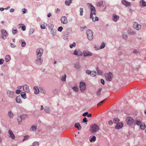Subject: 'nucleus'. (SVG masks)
Returning a JSON list of instances; mask_svg holds the SVG:
<instances>
[{
    "label": "nucleus",
    "instance_id": "obj_1",
    "mask_svg": "<svg viewBox=\"0 0 146 146\" xmlns=\"http://www.w3.org/2000/svg\"><path fill=\"white\" fill-rule=\"evenodd\" d=\"M87 5L90 9L91 13L90 17H92L93 16V15L95 16L96 15V11L95 7L90 3H88Z\"/></svg>",
    "mask_w": 146,
    "mask_h": 146
},
{
    "label": "nucleus",
    "instance_id": "obj_2",
    "mask_svg": "<svg viewBox=\"0 0 146 146\" xmlns=\"http://www.w3.org/2000/svg\"><path fill=\"white\" fill-rule=\"evenodd\" d=\"M99 129V127L96 124H94L91 125L90 127V131L93 133H95Z\"/></svg>",
    "mask_w": 146,
    "mask_h": 146
},
{
    "label": "nucleus",
    "instance_id": "obj_3",
    "mask_svg": "<svg viewBox=\"0 0 146 146\" xmlns=\"http://www.w3.org/2000/svg\"><path fill=\"white\" fill-rule=\"evenodd\" d=\"M87 36L88 38L90 40H92L93 38V33L90 30H88L86 32Z\"/></svg>",
    "mask_w": 146,
    "mask_h": 146
},
{
    "label": "nucleus",
    "instance_id": "obj_4",
    "mask_svg": "<svg viewBox=\"0 0 146 146\" xmlns=\"http://www.w3.org/2000/svg\"><path fill=\"white\" fill-rule=\"evenodd\" d=\"M43 52V50L42 48H38L36 51L37 57L38 58L39 57H41Z\"/></svg>",
    "mask_w": 146,
    "mask_h": 146
},
{
    "label": "nucleus",
    "instance_id": "obj_5",
    "mask_svg": "<svg viewBox=\"0 0 146 146\" xmlns=\"http://www.w3.org/2000/svg\"><path fill=\"white\" fill-rule=\"evenodd\" d=\"M133 27L137 30H139L141 29V25L139 24L137 22H134L133 23Z\"/></svg>",
    "mask_w": 146,
    "mask_h": 146
},
{
    "label": "nucleus",
    "instance_id": "obj_6",
    "mask_svg": "<svg viewBox=\"0 0 146 146\" xmlns=\"http://www.w3.org/2000/svg\"><path fill=\"white\" fill-rule=\"evenodd\" d=\"M1 38L5 40L7 36H8V34L7 31L4 29H1Z\"/></svg>",
    "mask_w": 146,
    "mask_h": 146
},
{
    "label": "nucleus",
    "instance_id": "obj_7",
    "mask_svg": "<svg viewBox=\"0 0 146 146\" xmlns=\"http://www.w3.org/2000/svg\"><path fill=\"white\" fill-rule=\"evenodd\" d=\"M80 87L81 91L83 92L86 89V84L85 82H80Z\"/></svg>",
    "mask_w": 146,
    "mask_h": 146
},
{
    "label": "nucleus",
    "instance_id": "obj_8",
    "mask_svg": "<svg viewBox=\"0 0 146 146\" xmlns=\"http://www.w3.org/2000/svg\"><path fill=\"white\" fill-rule=\"evenodd\" d=\"M105 76L106 79L107 80L111 81L112 79L113 76L111 73L110 72L108 74H106Z\"/></svg>",
    "mask_w": 146,
    "mask_h": 146
},
{
    "label": "nucleus",
    "instance_id": "obj_9",
    "mask_svg": "<svg viewBox=\"0 0 146 146\" xmlns=\"http://www.w3.org/2000/svg\"><path fill=\"white\" fill-rule=\"evenodd\" d=\"M126 120L127 121V125L130 126L131 125L134 123V120L130 117H127Z\"/></svg>",
    "mask_w": 146,
    "mask_h": 146
},
{
    "label": "nucleus",
    "instance_id": "obj_10",
    "mask_svg": "<svg viewBox=\"0 0 146 146\" xmlns=\"http://www.w3.org/2000/svg\"><path fill=\"white\" fill-rule=\"evenodd\" d=\"M73 54L78 56H81L83 55L82 52L79 50H75Z\"/></svg>",
    "mask_w": 146,
    "mask_h": 146
},
{
    "label": "nucleus",
    "instance_id": "obj_11",
    "mask_svg": "<svg viewBox=\"0 0 146 146\" xmlns=\"http://www.w3.org/2000/svg\"><path fill=\"white\" fill-rule=\"evenodd\" d=\"M123 126V123L122 122H120L116 124L115 126V128L116 129H119L121 128Z\"/></svg>",
    "mask_w": 146,
    "mask_h": 146
},
{
    "label": "nucleus",
    "instance_id": "obj_12",
    "mask_svg": "<svg viewBox=\"0 0 146 146\" xmlns=\"http://www.w3.org/2000/svg\"><path fill=\"white\" fill-rule=\"evenodd\" d=\"M8 133L9 135V137L12 139H14L15 137L13 131L11 130L8 131Z\"/></svg>",
    "mask_w": 146,
    "mask_h": 146
},
{
    "label": "nucleus",
    "instance_id": "obj_13",
    "mask_svg": "<svg viewBox=\"0 0 146 146\" xmlns=\"http://www.w3.org/2000/svg\"><path fill=\"white\" fill-rule=\"evenodd\" d=\"M7 94L8 96L10 98H13L15 96H14V92L10 91H8L7 92Z\"/></svg>",
    "mask_w": 146,
    "mask_h": 146
},
{
    "label": "nucleus",
    "instance_id": "obj_14",
    "mask_svg": "<svg viewBox=\"0 0 146 146\" xmlns=\"http://www.w3.org/2000/svg\"><path fill=\"white\" fill-rule=\"evenodd\" d=\"M84 56L85 57L91 56L92 54L91 53L88 51L86 50L83 52Z\"/></svg>",
    "mask_w": 146,
    "mask_h": 146
},
{
    "label": "nucleus",
    "instance_id": "obj_15",
    "mask_svg": "<svg viewBox=\"0 0 146 146\" xmlns=\"http://www.w3.org/2000/svg\"><path fill=\"white\" fill-rule=\"evenodd\" d=\"M23 89L24 91L26 92H29V89L28 86L27 85H24L23 86Z\"/></svg>",
    "mask_w": 146,
    "mask_h": 146
},
{
    "label": "nucleus",
    "instance_id": "obj_16",
    "mask_svg": "<svg viewBox=\"0 0 146 146\" xmlns=\"http://www.w3.org/2000/svg\"><path fill=\"white\" fill-rule=\"evenodd\" d=\"M61 22L64 24H66L67 23V18L65 17H62L61 18Z\"/></svg>",
    "mask_w": 146,
    "mask_h": 146
},
{
    "label": "nucleus",
    "instance_id": "obj_17",
    "mask_svg": "<svg viewBox=\"0 0 146 146\" xmlns=\"http://www.w3.org/2000/svg\"><path fill=\"white\" fill-rule=\"evenodd\" d=\"M42 62V60L41 59V57H39L38 58L37 57V59L36 61V64L38 65L41 64Z\"/></svg>",
    "mask_w": 146,
    "mask_h": 146
},
{
    "label": "nucleus",
    "instance_id": "obj_18",
    "mask_svg": "<svg viewBox=\"0 0 146 146\" xmlns=\"http://www.w3.org/2000/svg\"><path fill=\"white\" fill-rule=\"evenodd\" d=\"M122 4L125 5L127 7L128 6H131L130 3L129 2H127L125 0H122Z\"/></svg>",
    "mask_w": 146,
    "mask_h": 146
},
{
    "label": "nucleus",
    "instance_id": "obj_19",
    "mask_svg": "<svg viewBox=\"0 0 146 146\" xmlns=\"http://www.w3.org/2000/svg\"><path fill=\"white\" fill-rule=\"evenodd\" d=\"M139 4L141 7L146 6V2L144 1L143 0H141L140 1Z\"/></svg>",
    "mask_w": 146,
    "mask_h": 146
},
{
    "label": "nucleus",
    "instance_id": "obj_20",
    "mask_svg": "<svg viewBox=\"0 0 146 146\" xmlns=\"http://www.w3.org/2000/svg\"><path fill=\"white\" fill-rule=\"evenodd\" d=\"M74 126L76 128H78L79 130H81L82 129L81 125L79 123H75Z\"/></svg>",
    "mask_w": 146,
    "mask_h": 146
},
{
    "label": "nucleus",
    "instance_id": "obj_21",
    "mask_svg": "<svg viewBox=\"0 0 146 146\" xmlns=\"http://www.w3.org/2000/svg\"><path fill=\"white\" fill-rule=\"evenodd\" d=\"M47 26V24L44 23H41L40 25L41 28L42 29H44L46 28V27Z\"/></svg>",
    "mask_w": 146,
    "mask_h": 146
},
{
    "label": "nucleus",
    "instance_id": "obj_22",
    "mask_svg": "<svg viewBox=\"0 0 146 146\" xmlns=\"http://www.w3.org/2000/svg\"><path fill=\"white\" fill-rule=\"evenodd\" d=\"M16 102L18 104H21L22 102L19 97L17 96L16 98Z\"/></svg>",
    "mask_w": 146,
    "mask_h": 146
},
{
    "label": "nucleus",
    "instance_id": "obj_23",
    "mask_svg": "<svg viewBox=\"0 0 146 146\" xmlns=\"http://www.w3.org/2000/svg\"><path fill=\"white\" fill-rule=\"evenodd\" d=\"M34 90L35 91V94H38L39 93V90L37 87H34Z\"/></svg>",
    "mask_w": 146,
    "mask_h": 146
},
{
    "label": "nucleus",
    "instance_id": "obj_24",
    "mask_svg": "<svg viewBox=\"0 0 146 146\" xmlns=\"http://www.w3.org/2000/svg\"><path fill=\"white\" fill-rule=\"evenodd\" d=\"M72 0H69L68 1H66L65 2V4L67 6H69L70 4L72 3Z\"/></svg>",
    "mask_w": 146,
    "mask_h": 146
},
{
    "label": "nucleus",
    "instance_id": "obj_25",
    "mask_svg": "<svg viewBox=\"0 0 146 146\" xmlns=\"http://www.w3.org/2000/svg\"><path fill=\"white\" fill-rule=\"evenodd\" d=\"M119 119L118 118H114L113 120V122L114 123H116V124L119 123Z\"/></svg>",
    "mask_w": 146,
    "mask_h": 146
},
{
    "label": "nucleus",
    "instance_id": "obj_26",
    "mask_svg": "<svg viewBox=\"0 0 146 146\" xmlns=\"http://www.w3.org/2000/svg\"><path fill=\"white\" fill-rule=\"evenodd\" d=\"M119 17L118 15H114L113 18V20L115 21H116L118 20Z\"/></svg>",
    "mask_w": 146,
    "mask_h": 146
},
{
    "label": "nucleus",
    "instance_id": "obj_27",
    "mask_svg": "<svg viewBox=\"0 0 146 146\" xmlns=\"http://www.w3.org/2000/svg\"><path fill=\"white\" fill-rule=\"evenodd\" d=\"M97 71L98 75H102L103 74V72L101 70H99L98 67L97 68Z\"/></svg>",
    "mask_w": 146,
    "mask_h": 146
},
{
    "label": "nucleus",
    "instance_id": "obj_28",
    "mask_svg": "<svg viewBox=\"0 0 146 146\" xmlns=\"http://www.w3.org/2000/svg\"><path fill=\"white\" fill-rule=\"evenodd\" d=\"M140 128L143 130H144L146 128V126L144 123H141L140 125Z\"/></svg>",
    "mask_w": 146,
    "mask_h": 146
},
{
    "label": "nucleus",
    "instance_id": "obj_29",
    "mask_svg": "<svg viewBox=\"0 0 146 146\" xmlns=\"http://www.w3.org/2000/svg\"><path fill=\"white\" fill-rule=\"evenodd\" d=\"M5 59L6 62H7L10 60L11 59L10 56L9 55H6L5 57Z\"/></svg>",
    "mask_w": 146,
    "mask_h": 146
},
{
    "label": "nucleus",
    "instance_id": "obj_30",
    "mask_svg": "<svg viewBox=\"0 0 146 146\" xmlns=\"http://www.w3.org/2000/svg\"><path fill=\"white\" fill-rule=\"evenodd\" d=\"M8 115L9 117L11 118H12L14 116V115L12 113V112L11 111H9L8 113Z\"/></svg>",
    "mask_w": 146,
    "mask_h": 146
},
{
    "label": "nucleus",
    "instance_id": "obj_31",
    "mask_svg": "<svg viewBox=\"0 0 146 146\" xmlns=\"http://www.w3.org/2000/svg\"><path fill=\"white\" fill-rule=\"evenodd\" d=\"M96 72L95 71H91L90 75L92 76L93 77L95 76H96Z\"/></svg>",
    "mask_w": 146,
    "mask_h": 146
},
{
    "label": "nucleus",
    "instance_id": "obj_32",
    "mask_svg": "<svg viewBox=\"0 0 146 146\" xmlns=\"http://www.w3.org/2000/svg\"><path fill=\"white\" fill-rule=\"evenodd\" d=\"M90 18L92 19L93 21L94 22H95L96 21H98V18L97 17H95L94 18V17L93 16Z\"/></svg>",
    "mask_w": 146,
    "mask_h": 146
},
{
    "label": "nucleus",
    "instance_id": "obj_33",
    "mask_svg": "<svg viewBox=\"0 0 146 146\" xmlns=\"http://www.w3.org/2000/svg\"><path fill=\"white\" fill-rule=\"evenodd\" d=\"M21 96L23 98L25 99L26 98V95L25 92H23L21 93Z\"/></svg>",
    "mask_w": 146,
    "mask_h": 146
},
{
    "label": "nucleus",
    "instance_id": "obj_34",
    "mask_svg": "<svg viewBox=\"0 0 146 146\" xmlns=\"http://www.w3.org/2000/svg\"><path fill=\"white\" fill-rule=\"evenodd\" d=\"M74 67L77 69H79L80 68V66L79 63H76L74 64Z\"/></svg>",
    "mask_w": 146,
    "mask_h": 146
},
{
    "label": "nucleus",
    "instance_id": "obj_35",
    "mask_svg": "<svg viewBox=\"0 0 146 146\" xmlns=\"http://www.w3.org/2000/svg\"><path fill=\"white\" fill-rule=\"evenodd\" d=\"M21 42V46L23 47H24L26 45V43L25 42L24 40H21L20 41V42Z\"/></svg>",
    "mask_w": 146,
    "mask_h": 146
},
{
    "label": "nucleus",
    "instance_id": "obj_36",
    "mask_svg": "<svg viewBox=\"0 0 146 146\" xmlns=\"http://www.w3.org/2000/svg\"><path fill=\"white\" fill-rule=\"evenodd\" d=\"M37 129V126H33L30 128V130L31 131H35Z\"/></svg>",
    "mask_w": 146,
    "mask_h": 146
},
{
    "label": "nucleus",
    "instance_id": "obj_37",
    "mask_svg": "<svg viewBox=\"0 0 146 146\" xmlns=\"http://www.w3.org/2000/svg\"><path fill=\"white\" fill-rule=\"evenodd\" d=\"M27 115L25 114H23L21 115L20 117V118L22 119H24L27 117Z\"/></svg>",
    "mask_w": 146,
    "mask_h": 146
},
{
    "label": "nucleus",
    "instance_id": "obj_38",
    "mask_svg": "<svg viewBox=\"0 0 146 146\" xmlns=\"http://www.w3.org/2000/svg\"><path fill=\"white\" fill-rule=\"evenodd\" d=\"M96 137L95 136H93L92 138L90 140V142H92L93 141H94L96 140Z\"/></svg>",
    "mask_w": 146,
    "mask_h": 146
},
{
    "label": "nucleus",
    "instance_id": "obj_39",
    "mask_svg": "<svg viewBox=\"0 0 146 146\" xmlns=\"http://www.w3.org/2000/svg\"><path fill=\"white\" fill-rule=\"evenodd\" d=\"M103 4V2L102 1H100L97 3V5L98 6H101Z\"/></svg>",
    "mask_w": 146,
    "mask_h": 146
},
{
    "label": "nucleus",
    "instance_id": "obj_40",
    "mask_svg": "<svg viewBox=\"0 0 146 146\" xmlns=\"http://www.w3.org/2000/svg\"><path fill=\"white\" fill-rule=\"evenodd\" d=\"M39 145V143L36 141L34 142L33 144V146H38Z\"/></svg>",
    "mask_w": 146,
    "mask_h": 146
},
{
    "label": "nucleus",
    "instance_id": "obj_41",
    "mask_svg": "<svg viewBox=\"0 0 146 146\" xmlns=\"http://www.w3.org/2000/svg\"><path fill=\"white\" fill-rule=\"evenodd\" d=\"M34 32V29H32L30 30L29 32V34L30 35H32Z\"/></svg>",
    "mask_w": 146,
    "mask_h": 146
},
{
    "label": "nucleus",
    "instance_id": "obj_42",
    "mask_svg": "<svg viewBox=\"0 0 146 146\" xmlns=\"http://www.w3.org/2000/svg\"><path fill=\"white\" fill-rule=\"evenodd\" d=\"M105 44L104 42H102L100 46V48L102 49L104 47Z\"/></svg>",
    "mask_w": 146,
    "mask_h": 146
},
{
    "label": "nucleus",
    "instance_id": "obj_43",
    "mask_svg": "<svg viewBox=\"0 0 146 146\" xmlns=\"http://www.w3.org/2000/svg\"><path fill=\"white\" fill-rule=\"evenodd\" d=\"M128 33L129 34L132 35H134L135 34V33L133 31H129L128 32Z\"/></svg>",
    "mask_w": 146,
    "mask_h": 146
},
{
    "label": "nucleus",
    "instance_id": "obj_44",
    "mask_svg": "<svg viewBox=\"0 0 146 146\" xmlns=\"http://www.w3.org/2000/svg\"><path fill=\"white\" fill-rule=\"evenodd\" d=\"M122 37L123 38L125 39H126L127 38V35L125 34L124 33H122Z\"/></svg>",
    "mask_w": 146,
    "mask_h": 146
},
{
    "label": "nucleus",
    "instance_id": "obj_45",
    "mask_svg": "<svg viewBox=\"0 0 146 146\" xmlns=\"http://www.w3.org/2000/svg\"><path fill=\"white\" fill-rule=\"evenodd\" d=\"M51 32L53 36H54L56 35V33L55 30L52 29Z\"/></svg>",
    "mask_w": 146,
    "mask_h": 146
},
{
    "label": "nucleus",
    "instance_id": "obj_46",
    "mask_svg": "<svg viewBox=\"0 0 146 146\" xmlns=\"http://www.w3.org/2000/svg\"><path fill=\"white\" fill-rule=\"evenodd\" d=\"M66 75L65 74L64 76H63L62 77L61 79L62 80L63 82H65L66 81Z\"/></svg>",
    "mask_w": 146,
    "mask_h": 146
},
{
    "label": "nucleus",
    "instance_id": "obj_47",
    "mask_svg": "<svg viewBox=\"0 0 146 146\" xmlns=\"http://www.w3.org/2000/svg\"><path fill=\"white\" fill-rule=\"evenodd\" d=\"M102 90V88H100L97 92V94L98 96H100V95L101 92Z\"/></svg>",
    "mask_w": 146,
    "mask_h": 146
},
{
    "label": "nucleus",
    "instance_id": "obj_48",
    "mask_svg": "<svg viewBox=\"0 0 146 146\" xmlns=\"http://www.w3.org/2000/svg\"><path fill=\"white\" fill-rule=\"evenodd\" d=\"M83 8H80V15L81 16H82L83 15Z\"/></svg>",
    "mask_w": 146,
    "mask_h": 146
},
{
    "label": "nucleus",
    "instance_id": "obj_49",
    "mask_svg": "<svg viewBox=\"0 0 146 146\" xmlns=\"http://www.w3.org/2000/svg\"><path fill=\"white\" fill-rule=\"evenodd\" d=\"M72 89L75 91L77 92L78 90V89L77 87H74L72 88Z\"/></svg>",
    "mask_w": 146,
    "mask_h": 146
},
{
    "label": "nucleus",
    "instance_id": "obj_50",
    "mask_svg": "<svg viewBox=\"0 0 146 146\" xmlns=\"http://www.w3.org/2000/svg\"><path fill=\"white\" fill-rule=\"evenodd\" d=\"M44 110L46 112L48 113L49 111V108L48 107L45 108Z\"/></svg>",
    "mask_w": 146,
    "mask_h": 146
},
{
    "label": "nucleus",
    "instance_id": "obj_51",
    "mask_svg": "<svg viewBox=\"0 0 146 146\" xmlns=\"http://www.w3.org/2000/svg\"><path fill=\"white\" fill-rule=\"evenodd\" d=\"M133 52L135 54L139 53V50L138 49L134 50L133 51Z\"/></svg>",
    "mask_w": 146,
    "mask_h": 146
},
{
    "label": "nucleus",
    "instance_id": "obj_52",
    "mask_svg": "<svg viewBox=\"0 0 146 146\" xmlns=\"http://www.w3.org/2000/svg\"><path fill=\"white\" fill-rule=\"evenodd\" d=\"M136 124L138 125H140L141 124V121L138 120H136Z\"/></svg>",
    "mask_w": 146,
    "mask_h": 146
},
{
    "label": "nucleus",
    "instance_id": "obj_53",
    "mask_svg": "<svg viewBox=\"0 0 146 146\" xmlns=\"http://www.w3.org/2000/svg\"><path fill=\"white\" fill-rule=\"evenodd\" d=\"M22 25H23L22 27V29L23 31H25L26 29V26L24 25L23 24H21Z\"/></svg>",
    "mask_w": 146,
    "mask_h": 146
},
{
    "label": "nucleus",
    "instance_id": "obj_54",
    "mask_svg": "<svg viewBox=\"0 0 146 146\" xmlns=\"http://www.w3.org/2000/svg\"><path fill=\"white\" fill-rule=\"evenodd\" d=\"M76 44V43L75 42H74L72 44H71L70 45V48H72L73 46H75Z\"/></svg>",
    "mask_w": 146,
    "mask_h": 146
},
{
    "label": "nucleus",
    "instance_id": "obj_55",
    "mask_svg": "<svg viewBox=\"0 0 146 146\" xmlns=\"http://www.w3.org/2000/svg\"><path fill=\"white\" fill-rule=\"evenodd\" d=\"M106 100V99H105L103 100H102V101L100 102L98 104H97V106H100V105L102 104V103H103L104 102V101Z\"/></svg>",
    "mask_w": 146,
    "mask_h": 146
},
{
    "label": "nucleus",
    "instance_id": "obj_56",
    "mask_svg": "<svg viewBox=\"0 0 146 146\" xmlns=\"http://www.w3.org/2000/svg\"><path fill=\"white\" fill-rule=\"evenodd\" d=\"M63 29V28L62 27L60 26L59 27L58 29V30L60 32H61Z\"/></svg>",
    "mask_w": 146,
    "mask_h": 146
},
{
    "label": "nucleus",
    "instance_id": "obj_57",
    "mask_svg": "<svg viewBox=\"0 0 146 146\" xmlns=\"http://www.w3.org/2000/svg\"><path fill=\"white\" fill-rule=\"evenodd\" d=\"M22 11L23 12V14H25L26 13V12H27V10L25 8H24L22 9Z\"/></svg>",
    "mask_w": 146,
    "mask_h": 146
},
{
    "label": "nucleus",
    "instance_id": "obj_58",
    "mask_svg": "<svg viewBox=\"0 0 146 146\" xmlns=\"http://www.w3.org/2000/svg\"><path fill=\"white\" fill-rule=\"evenodd\" d=\"M83 121L84 123H86L88 122V120L87 119V118L86 117H84L83 119Z\"/></svg>",
    "mask_w": 146,
    "mask_h": 146
},
{
    "label": "nucleus",
    "instance_id": "obj_59",
    "mask_svg": "<svg viewBox=\"0 0 146 146\" xmlns=\"http://www.w3.org/2000/svg\"><path fill=\"white\" fill-rule=\"evenodd\" d=\"M4 61V60L3 59H0V64L2 65L3 64V62Z\"/></svg>",
    "mask_w": 146,
    "mask_h": 146
},
{
    "label": "nucleus",
    "instance_id": "obj_60",
    "mask_svg": "<svg viewBox=\"0 0 146 146\" xmlns=\"http://www.w3.org/2000/svg\"><path fill=\"white\" fill-rule=\"evenodd\" d=\"M91 72V71L88 70H86V73L88 74H90Z\"/></svg>",
    "mask_w": 146,
    "mask_h": 146
},
{
    "label": "nucleus",
    "instance_id": "obj_61",
    "mask_svg": "<svg viewBox=\"0 0 146 146\" xmlns=\"http://www.w3.org/2000/svg\"><path fill=\"white\" fill-rule=\"evenodd\" d=\"M108 124L110 125H111L113 124V122L111 120L109 121H108Z\"/></svg>",
    "mask_w": 146,
    "mask_h": 146
},
{
    "label": "nucleus",
    "instance_id": "obj_62",
    "mask_svg": "<svg viewBox=\"0 0 146 146\" xmlns=\"http://www.w3.org/2000/svg\"><path fill=\"white\" fill-rule=\"evenodd\" d=\"M21 92V91L19 90H17L16 91V93L17 94H19Z\"/></svg>",
    "mask_w": 146,
    "mask_h": 146
},
{
    "label": "nucleus",
    "instance_id": "obj_63",
    "mask_svg": "<svg viewBox=\"0 0 146 146\" xmlns=\"http://www.w3.org/2000/svg\"><path fill=\"white\" fill-rule=\"evenodd\" d=\"M88 114V112H85V113H84L82 115L83 116H86V115H87Z\"/></svg>",
    "mask_w": 146,
    "mask_h": 146
},
{
    "label": "nucleus",
    "instance_id": "obj_64",
    "mask_svg": "<svg viewBox=\"0 0 146 146\" xmlns=\"http://www.w3.org/2000/svg\"><path fill=\"white\" fill-rule=\"evenodd\" d=\"M101 82L103 85L104 84V80L103 79H101Z\"/></svg>",
    "mask_w": 146,
    "mask_h": 146
}]
</instances>
